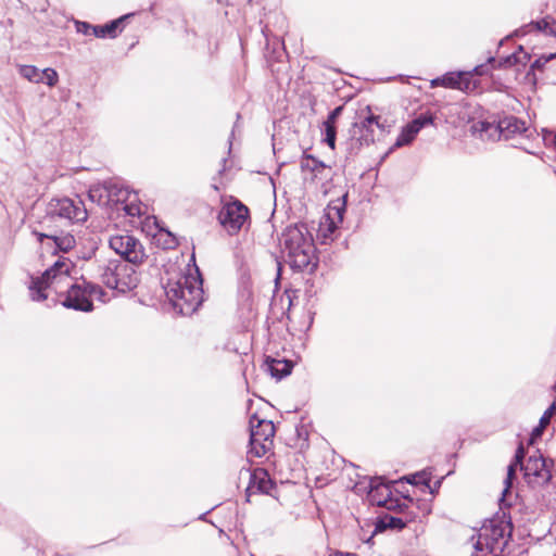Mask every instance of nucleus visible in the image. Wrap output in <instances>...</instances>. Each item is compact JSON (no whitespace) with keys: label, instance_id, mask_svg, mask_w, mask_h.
<instances>
[{"label":"nucleus","instance_id":"31","mask_svg":"<svg viewBox=\"0 0 556 556\" xmlns=\"http://www.w3.org/2000/svg\"><path fill=\"white\" fill-rule=\"evenodd\" d=\"M301 167L303 170H318L319 168L324 167V164L316 159L307 155L304 156L301 161Z\"/></svg>","mask_w":556,"mask_h":556},{"label":"nucleus","instance_id":"7","mask_svg":"<svg viewBox=\"0 0 556 556\" xmlns=\"http://www.w3.org/2000/svg\"><path fill=\"white\" fill-rule=\"evenodd\" d=\"M348 194L328 204L323 215L317 231V238L323 244H328L337 238L339 226L343 222L345 200Z\"/></svg>","mask_w":556,"mask_h":556},{"label":"nucleus","instance_id":"41","mask_svg":"<svg viewBox=\"0 0 556 556\" xmlns=\"http://www.w3.org/2000/svg\"><path fill=\"white\" fill-rule=\"evenodd\" d=\"M555 174H556V170H555Z\"/></svg>","mask_w":556,"mask_h":556},{"label":"nucleus","instance_id":"37","mask_svg":"<svg viewBox=\"0 0 556 556\" xmlns=\"http://www.w3.org/2000/svg\"><path fill=\"white\" fill-rule=\"evenodd\" d=\"M493 62H495V59L493 56L489 58L488 63H493Z\"/></svg>","mask_w":556,"mask_h":556},{"label":"nucleus","instance_id":"28","mask_svg":"<svg viewBox=\"0 0 556 556\" xmlns=\"http://www.w3.org/2000/svg\"><path fill=\"white\" fill-rule=\"evenodd\" d=\"M556 405H551L540 419V425L533 430V435H540L542 430L549 424L552 416L555 414Z\"/></svg>","mask_w":556,"mask_h":556},{"label":"nucleus","instance_id":"14","mask_svg":"<svg viewBox=\"0 0 556 556\" xmlns=\"http://www.w3.org/2000/svg\"><path fill=\"white\" fill-rule=\"evenodd\" d=\"M88 197L98 204L124 203L131 198L126 189L111 181L91 187L88 191Z\"/></svg>","mask_w":556,"mask_h":556},{"label":"nucleus","instance_id":"32","mask_svg":"<svg viewBox=\"0 0 556 556\" xmlns=\"http://www.w3.org/2000/svg\"><path fill=\"white\" fill-rule=\"evenodd\" d=\"M42 81L46 83L49 87H53L56 85L59 75L53 68H45L42 72Z\"/></svg>","mask_w":556,"mask_h":556},{"label":"nucleus","instance_id":"35","mask_svg":"<svg viewBox=\"0 0 556 556\" xmlns=\"http://www.w3.org/2000/svg\"><path fill=\"white\" fill-rule=\"evenodd\" d=\"M472 77L476 76H482L488 74V67L485 64L477 65L472 71Z\"/></svg>","mask_w":556,"mask_h":556},{"label":"nucleus","instance_id":"13","mask_svg":"<svg viewBox=\"0 0 556 556\" xmlns=\"http://www.w3.org/2000/svg\"><path fill=\"white\" fill-rule=\"evenodd\" d=\"M374 127L382 129L379 116L369 115L359 123H354L350 130V150H357L362 146H368L375 141Z\"/></svg>","mask_w":556,"mask_h":556},{"label":"nucleus","instance_id":"10","mask_svg":"<svg viewBox=\"0 0 556 556\" xmlns=\"http://www.w3.org/2000/svg\"><path fill=\"white\" fill-rule=\"evenodd\" d=\"M109 245L116 254L130 264H141L147 256L142 243L129 233L111 236Z\"/></svg>","mask_w":556,"mask_h":556},{"label":"nucleus","instance_id":"8","mask_svg":"<svg viewBox=\"0 0 556 556\" xmlns=\"http://www.w3.org/2000/svg\"><path fill=\"white\" fill-rule=\"evenodd\" d=\"M275 426L270 420L250 418V453L256 457L264 456L273 445Z\"/></svg>","mask_w":556,"mask_h":556},{"label":"nucleus","instance_id":"22","mask_svg":"<svg viewBox=\"0 0 556 556\" xmlns=\"http://www.w3.org/2000/svg\"><path fill=\"white\" fill-rule=\"evenodd\" d=\"M459 80V72H448L441 77H437L430 81L432 88L444 87L451 89H457Z\"/></svg>","mask_w":556,"mask_h":556},{"label":"nucleus","instance_id":"29","mask_svg":"<svg viewBox=\"0 0 556 556\" xmlns=\"http://www.w3.org/2000/svg\"><path fill=\"white\" fill-rule=\"evenodd\" d=\"M324 141L331 149L336 147L337 129L336 126L323 123Z\"/></svg>","mask_w":556,"mask_h":556},{"label":"nucleus","instance_id":"36","mask_svg":"<svg viewBox=\"0 0 556 556\" xmlns=\"http://www.w3.org/2000/svg\"><path fill=\"white\" fill-rule=\"evenodd\" d=\"M92 27L91 25H89L88 23L86 22H80L77 24V30L79 33H83L85 35H88L90 30H92Z\"/></svg>","mask_w":556,"mask_h":556},{"label":"nucleus","instance_id":"18","mask_svg":"<svg viewBox=\"0 0 556 556\" xmlns=\"http://www.w3.org/2000/svg\"><path fill=\"white\" fill-rule=\"evenodd\" d=\"M555 20L551 16H546L540 21L531 22L528 25L517 29L515 31L516 36H523L528 31L535 29L538 31H542L544 34L556 36V29L554 28Z\"/></svg>","mask_w":556,"mask_h":556},{"label":"nucleus","instance_id":"5","mask_svg":"<svg viewBox=\"0 0 556 556\" xmlns=\"http://www.w3.org/2000/svg\"><path fill=\"white\" fill-rule=\"evenodd\" d=\"M101 281L111 289L125 293L137 287L138 277L134 267L119 260H110L100 266Z\"/></svg>","mask_w":556,"mask_h":556},{"label":"nucleus","instance_id":"27","mask_svg":"<svg viewBox=\"0 0 556 556\" xmlns=\"http://www.w3.org/2000/svg\"><path fill=\"white\" fill-rule=\"evenodd\" d=\"M124 210L127 215L129 216H141L147 213V206L139 203L136 204L134 201L129 198L128 201H125Z\"/></svg>","mask_w":556,"mask_h":556},{"label":"nucleus","instance_id":"25","mask_svg":"<svg viewBox=\"0 0 556 556\" xmlns=\"http://www.w3.org/2000/svg\"><path fill=\"white\" fill-rule=\"evenodd\" d=\"M478 86L479 83L472 79V72H459L457 90L468 93L475 91Z\"/></svg>","mask_w":556,"mask_h":556},{"label":"nucleus","instance_id":"34","mask_svg":"<svg viewBox=\"0 0 556 556\" xmlns=\"http://www.w3.org/2000/svg\"><path fill=\"white\" fill-rule=\"evenodd\" d=\"M555 55L554 54H551L547 58H540V59H536L532 65H531V68L532 70H541L546 62H548L549 60H552Z\"/></svg>","mask_w":556,"mask_h":556},{"label":"nucleus","instance_id":"11","mask_svg":"<svg viewBox=\"0 0 556 556\" xmlns=\"http://www.w3.org/2000/svg\"><path fill=\"white\" fill-rule=\"evenodd\" d=\"M507 525H504L500 520H490L485 522L479 530L478 538L473 543V547L477 551H483L484 548L491 552L502 548L505 545V534Z\"/></svg>","mask_w":556,"mask_h":556},{"label":"nucleus","instance_id":"2","mask_svg":"<svg viewBox=\"0 0 556 556\" xmlns=\"http://www.w3.org/2000/svg\"><path fill=\"white\" fill-rule=\"evenodd\" d=\"M282 261L294 271L312 274L318 265L313 235L304 223L287 226L279 237Z\"/></svg>","mask_w":556,"mask_h":556},{"label":"nucleus","instance_id":"3","mask_svg":"<svg viewBox=\"0 0 556 556\" xmlns=\"http://www.w3.org/2000/svg\"><path fill=\"white\" fill-rule=\"evenodd\" d=\"M164 289L173 307L181 315L193 314L202 304V279L198 268L177 279H169Z\"/></svg>","mask_w":556,"mask_h":556},{"label":"nucleus","instance_id":"4","mask_svg":"<svg viewBox=\"0 0 556 556\" xmlns=\"http://www.w3.org/2000/svg\"><path fill=\"white\" fill-rule=\"evenodd\" d=\"M525 457V448L522 444H520L515 454V462L511 463L507 468V478L505 480L506 488L504 490V495L508 492V489L511 485V481L515 477L517 469L523 470L525 477L528 479L529 483H545L551 479V472L546 465V460L540 454H534L529 456L526 464H522V459Z\"/></svg>","mask_w":556,"mask_h":556},{"label":"nucleus","instance_id":"20","mask_svg":"<svg viewBox=\"0 0 556 556\" xmlns=\"http://www.w3.org/2000/svg\"><path fill=\"white\" fill-rule=\"evenodd\" d=\"M127 16H123L121 18L114 20L105 25H98L92 27V34L98 38H115L117 36V28L119 24L126 18Z\"/></svg>","mask_w":556,"mask_h":556},{"label":"nucleus","instance_id":"15","mask_svg":"<svg viewBox=\"0 0 556 556\" xmlns=\"http://www.w3.org/2000/svg\"><path fill=\"white\" fill-rule=\"evenodd\" d=\"M249 485L247 488V495L250 497L255 493L268 494L273 489V481L268 472L263 468H255L250 475Z\"/></svg>","mask_w":556,"mask_h":556},{"label":"nucleus","instance_id":"1","mask_svg":"<svg viewBox=\"0 0 556 556\" xmlns=\"http://www.w3.org/2000/svg\"><path fill=\"white\" fill-rule=\"evenodd\" d=\"M71 263L63 258L58 260L48 268L41 277L33 279L29 287L30 296L34 301H43L48 298L46 290L53 288L58 291L61 285L70 286L66 296L62 304L67 308L76 311H92V299H101L104 294L99 286L87 282L86 280L76 281L72 285L68 276Z\"/></svg>","mask_w":556,"mask_h":556},{"label":"nucleus","instance_id":"38","mask_svg":"<svg viewBox=\"0 0 556 556\" xmlns=\"http://www.w3.org/2000/svg\"><path fill=\"white\" fill-rule=\"evenodd\" d=\"M270 181H271V185L275 186V181L273 180V178L270 177Z\"/></svg>","mask_w":556,"mask_h":556},{"label":"nucleus","instance_id":"40","mask_svg":"<svg viewBox=\"0 0 556 556\" xmlns=\"http://www.w3.org/2000/svg\"><path fill=\"white\" fill-rule=\"evenodd\" d=\"M336 556H341V555H336Z\"/></svg>","mask_w":556,"mask_h":556},{"label":"nucleus","instance_id":"17","mask_svg":"<svg viewBox=\"0 0 556 556\" xmlns=\"http://www.w3.org/2000/svg\"><path fill=\"white\" fill-rule=\"evenodd\" d=\"M38 242L42 243L43 240H48L54 251L67 252L75 247V238L71 233H45L34 231Z\"/></svg>","mask_w":556,"mask_h":556},{"label":"nucleus","instance_id":"30","mask_svg":"<svg viewBox=\"0 0 556 556\" xmlns=\"http://www.w3.org/2000/svg\"><path fill=\"white\" fill-rule=\"evenodd\" d=\"M410 484H425L429 486L430 475L426 471L417 472L405 478Z\"/></svg>","mask_w":556,"mask_h":556},{"label":"nucleus","instance_id":"12","mask_svg":"<svg viewBox=\"0 0 556 556\" xmlns=\"http://www.w3.org/2000/svg\"><path fill=\"white\" fill-rule=\"evenodd\" d=\"M60 217L72 224L87 220L88 212L80 199H56L50 203V218Z\"/></svg>","mask_w":556,"mask_h":556},{"label":"nucleus","instance_id":"6","mask_svg":"<svg viewBox=\"0 0 556 556\" xmlns=\"http://www.w3.org/2000/svg\"><path fill=\"white\" fill-rule=\"evenodd\" d=\"M473 134H478L482 140L505 139L508 140L517 134L527 130L526 123L520 118L509 115L501 118L497 124L489 122H477L471 126Z\"/></svg>","mask_w":556,"mask_h":556},{"label":"nucleus","instance_id":"24","mask_svg":"<svg viewBox=\"0 0 556 556\" xmlns=\"http://www.w3.org/2000/svg\"><path fill=\"white\" fill-rule=\"evenodd\" d=\"M405 527V521L401 518L391 516V515H384L379 518L376 530L382 531L386 529H403Z\"/></svg>","mask_w":556,"mask_h":556},{"label":"nucleus","instance_id":"16","mask_svg":"<svg viewBox=\"0 0 556 556\" xmlns=\"http://www.w3.org/2000/svg\"><path fill=\"white\" fill-rule=\"evenodd\" d=\"M432 124V117L420 115L410 123H408L405 127H403L401 134L399 135L394 146L403 147L405 144L410 143L416 135L424 128L426 125Z\"/></svg>","mask_w":556,"mask_h":556},{"label":"nucleus","instance_id":"9","mask_svg":"<svg viewBox=\"0 0 556 556\" xmlns=\"http://www.w3.org/2000/svg\"><path fill=\"white\" fill-rule=\"evenodd\" d=\"M217 219L229 235L238 233L249 220V208L241 201L230 197V201L222 205Z\"/></svg>","mask_w":556,"mask_h":556},{"label":"nucleus","instance_id":"39","mask_svg":"<svg viewBox=\"0 0 556 556\" xmlns=\"http://www.w3.org/2000/svg\"><path fill=\"white\" fill-rule=\"evenodd\" d=\"M280 270H281V267H280V265H279V266H278V273H280ZM279 275H280V274H278V276H279Z\"/></svg>","mask_w":556,"mask_h":556},{"label":"nucleus","instance_id":"21","mask_svg":"<svg viewBox=\"0 0 556 556\" xmlns=\"http://www.w3.org/2000/svg\"><path fill=\"white\" fill-rule=\"evenodd\" d=\"M267 366L270 375L276 378H282L291 372L292 364L286 359H267Z\"/></svg>","mask_w":556,"mask_h":556},{"label":"nucleus","instance_id":"33","mask_svg":"<svg viewBox=\"0 0 556 556\" xmlns=\"http://www.w3.org/2000/svg\"><path fill=\"white\" fill-rule=\"evenodd\" d=\"M343 110V106H338L334 110H332L328 116L327 119L324 122L325 124L336 126V122L338 117L340 116L341 112Z\"/></svg>","mask_w":556,"mask_h":556},{"label":"nucleus","instance_id":"23","mask_svg":"<svg viewBox=\"0 0 556 556\" xmlns=\"http://www.w3.org/2000/svg\"><path fill=\"white\" fill-rule=\"evenodd\" d=\"M530 60V54L527 53L522 46L518 48V51L502 59L498 63V67H509L515 64H526Z\"/></svg>","mask_w":556,"mask_h":556},{"label":"nucleus","instance_id":"26","mask_svg":"<svg viewBox=\"0 0 556 556\" xmlns=\"http://www.w3.org/2000/svg\"><path fill=\"white\" fill-rule=\"evenodd\" d=\"M20 74L31 83L42 81V74L36 66L23 65L20 68Z\"/></svg>","mask_w":556,"mask_h":556},{"label":"nucleus","instance_id":"19","mask_svg":"<svg viewBox=\"0 0 556 556\" xmlns=\"http://www.w3.org/2000/svg\"><path fill=\"white\" fill-rule=\"evenodd\" d=\"M390 491L387 485L382 486H372L369 491L370 502L377 506H384L388 509L393 507V501L389 498Z\"/></svg>","mask_w":556,"mask_h":556}]
</instances>
